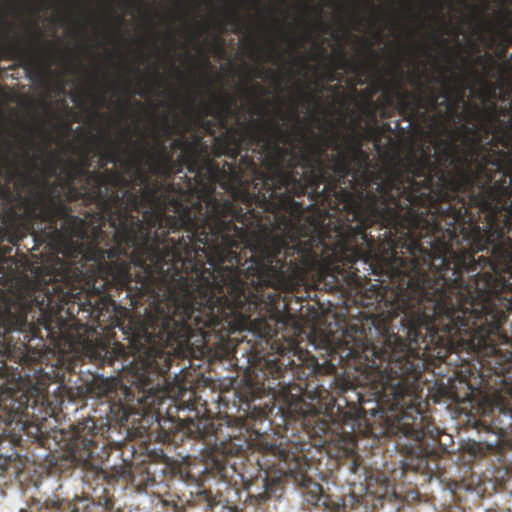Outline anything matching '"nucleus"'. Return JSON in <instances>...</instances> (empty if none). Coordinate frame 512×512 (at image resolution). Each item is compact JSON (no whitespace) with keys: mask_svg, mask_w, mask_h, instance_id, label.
Segmentation results:
<instances>
[{"mask_svg":"<svg viewBox=\"0 0 512 512\" xmlns=\"http://www.w3.org/2000/svg\"><path fill=\"white\" fill-rule=\"evenodd\" d=\"M125 167L133 169L138 205L133 215L143 225L145 240L135 239L133 270L137 300L150 296L155 315L131 332L137 360H173L174 353L212 337L223 342L236 331L266 336L279 321L250 318L241 273L225 267L238 263L233 250L245 244L247 233L233 224L259 225L254 212L241 213L229 199L209 198L206 205L184 186L171 182L187 168L184 156L172 152H134ZM137 238H139L137 236Z\"/></svg>","mask_w":512,"mask_h":512,"instance_id":"1","label":"nucleus"},{"mask_svg":"<svg viewBox=\"0 0 512 512\" xmlns=\"http://www.w3.org/2000/svg\"><path fill=\"white\" fill-rule=\"evenodd\" d=\"M87 156L68 161L67 196H47L36 192L26 199L25 213L36 222L35 241H88L89 250L83 255L92 261L80 267L58 259L42 293L48 305L62 315L66 304H78L98 322L116 309L110 290L126 291L131 302H137L133 270L135 239L145 240L143 225L133 215L138 199L129 190L132 180L116 169L90 170Z\"/></svg>","mask_w":512,"mask_h":512,"instance_id":"2","label":"nucleus"},{"mask_svg":"<svg viewBox=\"0 0 512 512\" xmlns=\"http://www.w3.org/2000/svg\"><path fill=\"white\" fill-rule=\"evenodd\" d=\"M236 104L234 96L224 93L221 95L212 94L210 103H203L202 109L206 115L213 116L225 131L214 136L212 153L215 157L227 156L233 163L225 162L220 168L214 158L209 155V146L199 135H194L192 143L196 144V151L189 153L187 170L192 177L184 175L190 191H194L201 203L209 198L217 199L213 192L217 184L225 191L231 193V198L236 209L241 213L254 212L259 216V225L243 223L235 219L233 224L240 223L247 233V241L238 247H233L239 257L238 263H225V267L237 269L241 273L242 290L244 293L252 292L251 277L246 275V268L251 257V248L257 241L258 228L262 227V215L256 208L257 189H254L256 182H259L260 161L254 150H260V142L263 140L260 134L261 129L256 130L254 126L238 128L227 127L228 117ZM222 198L221 200H223Z\"/></svg>","mask_w":512,"mask_h":512,"instance_id":"3","label":"nucleus"},{"mask_svg":"<svg viewBox=\"0 0 512 512\" xmlns=\"http://www.w3.org/2000/svg\"><path fill=\"white\" fill-rule=\"evenodd\" d=\"M30 315L31 321L51 333L65 324L63 316L48 305L47 294L38 285L16 277L12 264L0 252V340L9 342L10 332L24 331Z\"/></svg>","mask_w":512,"mask_h":512,"instance_id":"4","label":"nucleus"},{"mask_svg":"<svg viewBox=\"0 0 512 512\" xmlns=\"http://www.w3.org/2000/svg\"><path fill=\"white\" fill-rule=\"evenodd\" d=\"M410 84L417 88V93L404 89L399 79L395 81L392 93L398 100L400 114L410 122L424 121L429 112H436L443 106L442 101L439 102L442 99L441 90L436 93L428 84H423L419 73L410 79Z\"/></svg>","mask_w":512,"mask_h":512,"instance_id":"5","label":"nucleus"},{"mask_svg":"<svg viewBox=\"0 0 512 512\" xmlns=\"http://www.w3.org/2000/svg\"><path fill=\"white\" fill-rule=\"evenodd\" d=\"M40 391L33 387L26 391H13L0 395V418L7 424L22 422L30 416L29 409H35L39 402Z\"/></svg>","mask_w":512,"mask_h":512,"instance_id":"6","label":"nucleus"},{"mask_svg":"<svg viewBox=\"0 0 512 512\" xmlns=\"http://www.w3.org/2000/svg\"><path fill=\"white\" fill-rule=\"evenodd\" d=\"M97 425L92 418L84 419L75 426V434L67 448L68 458L76 465L88 467L93 465L97 443L93 437L97 435Z\"/></svg>","mask_w":512,"mask_h":512,"instance_id":"7","label":"nucleus"},{"mask_svg":"<svg viewBox=\"0 0 512 512\" xmlns=\"http://www.w3.org/2000/svg\"><path fill=\"white\" fill-rule=\"evenodd\" d=\"M171 422L177 423V428L185 430L191 437L205 439L216 430L214 423L206 417H201L199 411L189 407H169L166 411Z\"/></svg>","mask_w":512,"mask_h":512,"instance_id":"8","label":"nucleus"},{"mask_svg":"<svg viewBox=\"0 0 512 512\" xmlns=\"http://www.w3.org/2000/svg\"><path fill=\"white\" fill-rule=\"evenodd\" d=\"M271 452L277 458V462L273 465H277L278 471L290 477L295 483L304 481L308 476L307 468L309 465L304 457L296 456L276 446H271Z\"/></svg>","mask_w":512,"mask_h":512,"instance_id":"9","label":"nucleus"},{"mask_svg":"<svg viewBox=\"0 0 512 512\" xmlns=\"http://www.w3.org/2000/svg\"><path fill=\"white\" fill-rule=\"evenodd\" d=\"M297 484L300 486L304 501L308 504L315 507H324L332 512H341L346 509L343 499L332 501L328 495L324 494L322 486L309 476Z\"/></svg>","mask_w":512,"mask_h":512,"instance_id":"10","label":"nucleus"},{"mask_svg":"<svg viewBox=\"0 0 512 512\" xmlns=\"http://www.w3.org/2000/svg\"><path fill=\"white\" fill-rule=\"evenodd\" d=\"M95 140V146L97 150L104 149L103 152L100 153V158L98 161V168L96 170L104 171V169H108V164H118L120 163L125 173H129L133 169H127L124 165L126 160H121L118 152V145L112 141L108 135V133L103 130L99 137L93 136Z\"/></svg>","mask_w":512,"mask_h":512,"instance_id":"11","label":"nucleus"},{"mask_svg":"<svg viewBox=\"0 0 512 512\" xmlns=\"http://www.w3.org/2000/svg\"><path fill=\"white\" fill-rule=\"evenodd\" d=\"M6 58L17 60L29 73L38 72L46 65L45 59L36 53L22 47L19 42L5 49Z\"/></svg>","mask_w":512,"mask_h":512,"instance_id":"12","label":"nucleus"},{"mask_svg":"<svg viewBox=\"0 0 512 512\" xmlns=\"http://www.w3.org/2000/svg\"><path fill=\"white\" fill-rule=\"evenodd\" d=\"M163 125L162 131L167 138H170L172 135H179L176 139H174L170 145V151L173 150H181V153L178 156H184L185 163L188 165L189 162V153H194L196 151V144L192 143V140H188L184 134V132L180 131L177 127H172L166 115L162 116Z\"/></svg>","mask_w":512,"mask_h":512,"instance_id":"13","label":"nucleus"},{"mask_svg":"<svg viewBox=\"0 0 512 512\" xmlns=\"http://www.w3.org/2000/svg\"><path fill=\"white\" fill-rule=\"evenodd\" d=\"M274 480H270L268 473L264 475L259 473L255 479L246 483V490L250 497H254L257 501H265L271 497L273 493Z\"/></svg>","mask_w":512,"mask_h":512,"instance_id":"14","label":"nucleus"},{"mask_svg":"<svg viewBox=\"0 0 512 512\" xmlns=\"http://www.w3.org/2000/svg\"><path fill=\"white\" fill-rule=\"evenodd\" d=\"M248 447V441L242 437H229L215 443V450L225 456H238Z\"/></svg>","mask_w":512,"mask_h":512,"instance_id":"15","label":"nucleus"},{"mask_svg":"<svg viewBox=\"0 0 512 512\" xmlns=\"http://www.w3.org/2000/svg\"><path fill=\"white\" fill-rule=\"evenodd\" d=\"M71 512H104L105 508L100 502L88 496H75L69 503Z\"/></svg>","mask_w":512,"mask_h":512,"instance_id":"16","label":"nucleus"},{"mask_svg":"<svg viewBox=\"0 0 512 512\" xmlns=\"http://www.w3.org/2000/svg\"><path fill=\"white\" fill-rule=\"evenodd\" d=\"M102 351L104 352L103 361L108 365L113 366L114 362L120 358H124L126 356L125 348L120 344H115L113 348H110L106 345L102 347Z\"/></svg>","mask_w":512,"mask_h":512,"instance_id":"17","label":"nucleus"},{"mask_svg":"<svg viewBox=\"0 0 512 512\" xmlns=\"http://www.w3.org/2000/svg\"><path fill=\"white\" fill-rule=\"evenodd\" d=\"M32 37H33V39L36 42L40 43L43 46V48H45L47 50L49 57H51L52 56V50L54 49L55 45L52 42L47 41V40H45L43 38L41 32L38 31L36 25H35V28L32 31Z\"/></svg>","mask_w":512,"mask_h":512,"instance_id":"18","label":"nucleus"},{"mask_svg":"<svg viewBox=\"0 0 512 512\" xmlns=\"http://www.w3.org/2000/svg\"><path fill=\"white\" fill-rule=\"evenodd\" d=\"M226 23L234 26V28L232 29V32H234V33L240 32V30H241L240 19L234 11L228 14V16L226 18Z\"/></svg>","mask_w":512,"mask_h":512,"instance_id":"19","label":"nucleus"},{"mask_svg":"<svg viewBox=\"0 0 512 512\" xmlns=\"http://www.w3.org/2000/svg\"><path fill=\"white\" fill-rule=\"evenodd\" d=\"M51 156V160L44 164L43 171L50 176H54L57 172L55 153H51Z\"/></svg>","mask_w":512,"mask_h":512,"instance_id":"20","label":"nucleus"},{"mask_svg":"<svg viewBox=\"0 0 512 512\" xmlns=\"http://www.w3.org/2000/svg\"><path fill=\"white\" fill-rule=\"evenodd\" d=\"M162 151L170 152V148L158 136L155 137V148L153 153H162Z\"/></svg>","mask_w":512,"mask_h":512,"instance_id":"21","label":"nucleus"},{"mask_svg":"<svg viewBox=\"0 0 512 512\" xmlns=\"http://www.w3.org/2000/svg\"><path fill=\"white\" fill-rule=\"evenodd\" d=\"M504 37H505V44L503 45L501 51L498 54L499 58L505 57L507 47L509 44L512 43V33L511 32H505Z\"/></svg>","mask_w":512,"mask_h":512,"instance_id":"22","label":"nucleus"},{"mask_svg":"<svg viewBox=\"0 0 512 512\" xmlns=\"http://www.w3.org/2000/svg\"><path fill=\"white\" fill-rule=\"evenodd\" d=\"M323 79L327 80L330 83L339 80L333 67H329L327 69V71L323 74Z\"/></svg>","mask_w":512,"mask_h":512,"instance_id":"23","label":"nucleus"},{"mask_svg":"<svg viewBox=\"0 0 512 512\" xmlns=\"http://www.w3.org/2000/svg\"><path fill=\"white\" fill-rule=\"evenodd\" d=\"M476 61H477V63H478V64L483 65V66H484L487 62H492L493 64H495V61H494V59H493L492 55H491V54H489V53H487V52H486V53H484V54H482V55H479V56L477 57V60H476Z\"/></svg>","mask_w":512,"mask_h":512,"instance_id":"24","label":"nucleus"},{"mask_svg":"<svg viewBox=\"0 0 512 512\" xmlns=\"http://www.w3.org/2000/svg\"><path fill=\"white\" fill-rule=\"evenodd\" d=\"M258 91L265 92V89L262 85L256 84L251 88H246V92L251 95H255Z\"/></svg>","mask_w":512,"mask_h":512,"instance_id":"25","label":"nucleus"},{"mask_svg":"<svg viewBox=\"0 0 512 512\" xmlns=\"http://www.w3.org/2000/svg\"><path fill=\"white\" fill-rule=\"evenodd\" d=\"M290 112H291V116L292 118L295 120L296 123H299L300 121V117H299V112H298V108H297V105L295 103H293L290 107Z\"/></svg>","mask_w":512,"mask_h":512,"instance_id":"26","label":"nucleus"},{"mask_svg":"<svg viewBox=\"0 0 512 512\" xmlns=\"http://www.w3.org/2000/svg\"><path fill=\"white\" fill-rule=\"evenodd\" d=\"M431 451H425L423 455L419 458V463L417 464L416 468L420 469L422 466H426L428 464L427 455Z\"/></svg>","mask_w":512,"mask_h":512,"instance_id":"27","label":"nucleus"},{"mask_svg":"<svg viewBox=\"0 0 512 512\" xmlns=\"http://www.w3.org/2000/svg\"><path fill=\"white\" fill-rule=\"evenodd\" d=\"M203 496H204V499L207 501L208 503V506L213 509L215 504H216V501L214 498H212L209 493L207 491H203L202 492Z\"/></svg>","mask_w":512,"mask_h":512,"instance_id":"28","label":"nucleus"},{"mask_svg":"<svg viewBox=\"0 0 512 512\" xmlns=\"http://www.w3.org/2000/svg\"><path fill=\"white\" fill-rule=\"evenodd\" d=\"M502 21L506 24L507 28H512L511 14L509 12L502 13Z\"/></svg>","mask_w":512,"mask_h":512,"instance_id":"29","label":"nucleus"},{"mask_svg":"<svg viewBox=\"0 0 512 512\" xmlns=\"http://www.w3.org/2000/svg\"><path fill=\"white\" fill-rule=\"evenodd\" d=\"M204 125H205L206 130L208 131V133H210L211 135H214V129H213L214 124H213V122L210 121V120H206L204 122Z\"/></svg>","mask_w":512,"mask_h":512,"instance_id":"30","label":"nucleus"},{"mask_svg":"<svg viewBox=\"0 0 512 512\" xmlns=\"http://www.w3.org/2000/svg\"><path fill=\"white\" fill-rule=\"evenodd\" d=\"M20 239L21 237L17 235V231L15 230L14 233L9 237V242L13 245H17Z\"/></svg>","mask_w":512,"mask_h":512,"instance_id":"31","label":"nucleus"},{"mask_svg":"<svg viewBox=\"0 0 512 512\" xmlns=\"http://www.w3.org/2000/svg\"><path fill=\"white\" fill-rule=\"evenodd\" d=\"M380 116L384 119L391 117V112L387 107H383L380 111Z\"/></svg>","mask_w":512,"mask_h":512,"instance_id":"32","label":"nucleus"},{"mask_svg":"<svg viewBox=\"0 0 512 512\" xmlns=\"http://www.w3.org/2000/svg\"><path fill=\"white\" fill-rule=\"evenodd\" d=\"M383 98L385 99V102L387 103V105L392 104V95L389 93V91H385L383 93Z\"/></svg>","mask_w":512,"mask_h":512,"instance_id":"33","label":"nucleus"},{"mask_svg":"<svg viewBox=\"0 0 512 512\" xmlns=\"http://www.w3.org/2000/svg\"><path fill=\"white\" fill-rule=\"evenodd\" d=\"M302 94H303V96L306 98V100L308 102H314L315 101V96L307 93L306 91H302Z\"/></svg>","mask_w":512,"mask_h":512,"instance_id":"34","label":"nucleus"},{"mask_svg":"<svg viewBox=\"0 0 512 512\" xmlns=\"http://www.w3.org/2000/svg\"><path fill=\"white\" fill-rule=\"evenodd\" d=\"M433 41L435 44L439 45L441 43V40L438 35L433 36Z\"/></svg>","mask_w":512,"mask_h":512,"instance_id":"35","label":"nucleus"},{"mask_svg":"<svg viewBox=\"0 0 512 512\" xmlns=\"http://www.w3.org/2000/svg\"><path fill=\"white\" fill-rule=\"evenodd\" d=\"M129 133H130V130H129L128 128H127V129H125V130L122 132V137H123L124 139H127V137H128V135H129Z\"/></svg>","mask_w":512,"mask_h":512,"instance_id":"36","label":"nucleus"},{"mask_svg":"<svg viewBox=\"0 0 512 512\" xmlns=\"http://www.w3.org/2000/svg\"><path fill=\"white\" fill-rule=\"evenodd\" d=\"M278 112H279V115H280V119L281 120H285L286 119V114L283 113L281 109H278Z\"/></svg>","mask_w":512,"mask_h":512,"instance_id":"37","label":"nucleus"},{"mask_svg":"<svg viewBox=\"0 0 512 512\" xmlns=\"http://www.w3.org/2000/svg\"><path fill=\"white\" fill-rule=\"evenodd\" d=\"M494 43H495V39H494L493 37H490V38H489V45H488V46H489V48H492V47H493V45H494Z\"/></svg>","mask_w":512,"mask_h":512,"instance_id":"38","label":"nucleus"},{"mask_svg":"<svg viewBox=\"0 0 512 512\" xmlns=\"http://www.w3.org/2000/svg\"><path fill=\"white\" fill-rule=\"evenodd\" d=\"M369 53H370V55H371L373 58H377V56H378V55H377V53H376L375 51L371 50V49H369Z\"/></svg>","mask_w":512,"mask_h":512,"instance_id":"39","label":"nucleus"},{"mask_svg":"<svg viewBox=\"0 0 512 512\" xmlns=\"http://www.w3.org/2000/svg\"><path fill=\"white\" fill-rule=\"evenodd\" d=\"M263 73L265 74V76H267L268 74H271L273 73L270 69H262Z\"/></svg>","mask_w":512,"mask_h":512,"instance_id":"40","label":"nucleus"},{"mask_svg":"<svg viewBox=\"0 0 512 512\" xmlns=\"http://www.w3.org/2000/svg\"><path fill=\"white\" fill-rule=\"evenodd\" d=\"M296 129L298 130V128L296 127V125H294V126H292L291 131H294V130H296ZM299 131L301 132V136L304 138V134H303L302 129H299Z\"/></svg>","mask_w":512,"mask_h":512,"instance_id":"41","label":"nucleus"},{"mask_svg":"<svg viewBox=\"0 0 512 512\" xmlns=\"http://www.w3.org/2000/svg\"><path fill=\"white\" fill-rule=\"evenodd\" d=\"M154 78H155V83L160 86V82L158 81V73L157 72L154 73Z\"/></svg>","mask_w":512,"mask_h":512,"instance_id":"42","label":"nucleus"},{"mask_svg":"<svg viewBox=\"0 0 512 512\" xmlns=\"http://www.w3.org/2000/svg\"><path fill=\"white\" fill-rule=\"evenodd\" d=\"M115 325L116 326H122V322H121V320L119 318L115 319Z\"/></svg>","mask_w":512,"mask_h":512,"instance_id":"43","label":"nucleus"},{"mask_svg":"<svg viewBox=\"0 0 512 512\" xmlns=\"http://www.w3.org/2000/svg\"><path fill=\"white\" fill-rule=\"evenodd\" d=\"M346 63H347V60L343 58L342 64H341V65H339L338 67H339V68H344V66L346 65Z\"/></svg>","mask_w":512,"mask_h":512,"instance_id":"44","label":"nucleus"},{"mask_svg":"<svg viewBox=\"0 0 512 512\" xmlns=\"http://www.w3.org/2000/svg\"><path fill=\"white\" fill-rule=\"evenodd\" d=\"M500 100L501 101H505L506 100V93H502L501 96H500Z\"/></svg>","mask_w":512,"mask_h":512,"instance_id":"45","label":"nucleus"},{"mask_svg":"<svg viewBox=\"0 0 512 512\" xmlns=\"http://www.w3.org/2000/svg\"><path fill=\"white\" fill-rule=\"evenodd\" d=\"M335 366L334 365H329V367L327 368V370H329L328 372H330L331 370H335Z\"/></svg>","mask_w":512,"mask_h":512,"instance_id":"46","label":"nucleus"},{"mask_svg":"<svg viewBox=\"0 0 512 512\" xmlns=\"http://www.w3.org/2000/svg\"><path fill=\"white\" fill-rule=\"evenodd\" d=\"M250 44L252 47L256 48V42L254 40H250Z\"/></svg>","mask_w":512,"mask_h":512,"instance_id":"47","label":"nucleus"},{"mask_svg":"<svg viewBox=\"0 0 512 512\" xmlns=\"http://www.w3.org/2000/svg\"><path fill=\"white\" fill-rule=\"evenodd\" d=\"M137 93H138V95H140V96H145V92H144L143 90H140V91H138Z\"/></svg>","mask_w":512,"mask_h":512,"instance_id":"48","label":"nucleus"},{"mask_svg":"<svg viewBox=\"0 0 512 512\" xmlns=\"http://www.w3.org/2000/svg\"><path fill=\"white\" fill-rule=\"evenodd\" d=\"M367 5H368L370 8H374V6H373V4H372V2H371V1H368V2H367Z\"/></svg>","mask_w":512,"mask_h":512,"instance_id":"49","label":"nucleus"},{"mask_svg":"<svg viewBox=\"0 0 512 512\" xmlns=\"http://www.w3.org/2000/svg\"><path fill=\"white\" fill-rule=\"evenodd\" d=\"M131 70H132L133 72H136V71H138V68H137L136 66H133V67L131 68Z\"/></svg>","mask_w":512,"mask_h":512,"instance_id":"50","label":"nucleus"},{"mask_svg":"<svg viewBox=\"0 0 512 512\" xmlns=\"http://www.w3.org/2000/svg\"><path fill=\"white\" fill-rule=\"evenodd\" d=\"M441 9H442V5H441V4H439V6H438V8H437V11L440 13Z\"/></svg>","mask_w":512,"mask_h":512,"instance_id":"51","label":"nucleus"},{"mask_svg":"<svg viewBox=\"0 0 512 512\" xmlns=\"http://www.w3.org/2000/svg\"><path fill=\"white\" fill-rule=\"evenodd\" d=\"M204 31L208 29V26L206 24H202Z\"/></svg>","mask_w":512,"mask_h":512,"instance_id":"52","label":"nucleus"},{"mask_svg":"<svg viewBox=\"0 0 512 512\" xmlns=\"http://www.w3.org/2000/svg\"><path fill=\"white\" fill-rule=\"evenodd\" d=\"M179 407H183L182 405H178ZM190 408V406H188ZM191 409H195L194 408V404H191Z\"/></svg>","mask_w":512,"mask_h":512,"instance_id":"53","label":"nucleus"},{"mask_svg":"<svg viewBox=\"0 0 512 512\" xmlns=\"http://www.w3.org/2000/svg\"><path fill=\"white\" fill-rule=\"evenodd\" d=\"M288 40L289 42L294 43V40L292 38H289Z\"/></svg>","mask_w":512,"mask_h":512,"instance_id":"54","label":"nucleus"}]
</instances>
